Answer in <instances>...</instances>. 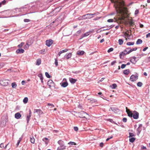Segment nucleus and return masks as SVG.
Returning <instances> with one entry per match:
<instances>
[{
    "label": "nucleus",
    "mask_w": 150,
    "mask_h": 150,
    "mask_svg": "<svg viewBox=\"0 0 150 150\" xmlns=\"http://www.w3.org/2000/svg\"><path fill=\"white\" fill-rule=\"evenodd\" d=\"M126 66V65L125 64H122L121 66V67L122 69H123L125 68Z\"/></svg>",
    "instance_id": "nucleus-52"
},
{
    "label": "nucleus",
    "mask_w": 150,
    "mask_h": 150,
    "mask_svg": "<svg viewBox=\"0 0 150 150\" xmlns=\"http://www.w3.org/2000/svg\"><path fill=\"white\" fill-rule=\"evenodd\" d=\"M74 129L75 131H77L78 130V128L77 127H74Z\"/></svg>",
    "instance_id": "nucleus-55"
},
{
    "label": "nucleus",
    "mask_w": 150,
    "mask_h": 150,
    "mask_svg": "<svg viewBox=\"0 0 150 150\" xmlns=\"http://www.w3.org/2000/svg\"><path fill=\"white\" fill-rule=\"evenodd\" d=\"M31 115H28L26 117V120L27 121V123H28L29 122V121Z\"/></svg>",
    "instance_id": "nucleus-29"
},
{
    "label": "nucleus",
    "mask_w": 150,
    "mask_h": 150,
    "mask_svg": "<svg viewBox=\"0 0 150 150\" xmlns=\"http://www.w3.org/2000/svg\"><path fill=\"white\" fill-rule=\"evenodd\" d=\"M38 76L40 78V80H43V78L42 76V74H39Z\"/></svg>",
    "instance_id": "nucleus-40"
},
{
    "label": "nucleus",
    "mask_w": 150,
    "mask_h": 150,
    "mask_svg": "<svg viewBox=\"0 0 150 150\" xmlns=\"http://www.w3.org/2000/svg\"><path fill=\"white\" fill-rule=\"evenodd\" d=\"M93 31V30H90L89 31L86 33L83 34L82 36H81V37L80 38V39L82 38H83L87 36L90 33H92Z\"/></svg>",
    "instance_id": "nucleus-8"
},
{
    "label": "nucleus",
    "mask_w": 150,
    "mask_h": 150,
    "mask_svg": "<svg viewBox=\"0 0 150 150\" xmlns=\"http://www.w3.org/2000/svg\"><path fill=\"white\" fill-rule=\"evenodd\" d=\"M107 121H109L110 122H111V123H114V124H116L117 125V124L115 123L113 120L112 119H108L107 120Z\"/></svg>",
    "instance_id": "nucleus-32"
},
{
    "label": "nucleus",
    "mask_w": 150,
    "mask_h": 150,
    "mask_svg": "<svg viewBox=\"0 0 150 150\" xmlns=\"http://www.w3.org/2000/svg\"><path fill=\"white\" fill-rule=\"evenodd\" d=\"M123 40L122 39H120L118 40V43L120 45H122L123 44Z\"/></svg>",
    "instance_id": "nucleus-31"
},
{
    "label": "nucleus",
    "mask_w": 150,
    "mask_h": 150,
    "mask_svg": "<svg viewBox=\"0 0 150 150\" xmlns=\"http://www.w3.org/2000/svg\"><path fill=\"white\" fill-rule=\"evenodd\" d=\"M103 143L102 142H101V143L100 144V146L101 147H103Z\"/></svg>",
    "instance_id": "nucleus-62"
},
{
    "label": "nucleus",
    "mask_w": 150,
    "mask_h": 150,
    "mask_svg": "<svg viewBox=\"0 0 150 150\" xmlns=\"http://www.w3.org/2000/svg\"><path fill=\"white\" fill-rule=\"evenodd\" d=\"M113 19H109L107 20L108 22L109 23L113 22Z\"/></svg>",
    "instance_id": "nucleus-48"
},
{
    "label": "nucleus",
    "mask_w": 150,
    "mask_h": 150,
    "mask_svg": "<svg viewBox=\"0 0 150 150\" xmlns=\"http://www.w3.org/2000/svg\"><path fill=\"white\" fill-rule=\"evenodd\" d=\"M6 1L5 0H4V1H2L1 2V4L2 5H4L6 3Z\"/></svg>",
    "instance_id": "nucleus-47"
},
{
    "label": "nucleus",
    "mask_w": 150,
    "mask_h": 150,
    "mask_svg": "<svg viewBox=\"0 0 150 150\" xmlns=\"http://www.w3.org/2000/svg\"><path fill=\"white\" fill-rule=\"evenodd\" d=\"M35 112L37 113L39 115L42 114L43 113L42 111L40 109H35L34 110V113H35Z\"/></svg>",
    "instance_id": "nucleus-12"
},
{
    "label": "nucleus",
    "mask_w": 150,
    "mask_h": 150,
    "mask_svg": "<svg viewBox=\"0 0 150 150\" xmlns=\"http://www.w3.org/2000/svg\"><path fill=\"white\" fill-rule=\"evenodd\" d=\"M0 147L1 148H4V144L3 143H1V144L0 145Z\"/></svg>",
    "instance_id": "nucleus-57"
},
{
    "label": "nucleus",
    "mask_w": 150,
    "mask_h": 150,
    "mask_svg": "<svg viewBox=\"0 0 150 150\" xmlns=\"http://www.w3.org/2000/svg\"><path fill=\"white\" fill-rule=\"evenodd\" d=\"M122 121L124 122H127V118L124 117L122 119Z\"/></svg>",
    "instance_id": "nucleus-50"
},
{
    "label": "nucleus",
    "mask_w": 150,
    "mask_h": 150,
    "mask_svg": "<svg viewBox=\"0 0 150 150\" xmlns=\"http://www.w3.org/2000/svg\"><path fill=\"white\" fill-rule=\"evenodd\" d=\"M54 82L51 80H49L47 82V85L50 88L52 86L54 85Z\"/></svg>",
    "instance_id": "nucleus-11"
},
{
    "label": "nucleus",
    "mask_w": 150,
    "mask_h": 150,
    "mask_svg": "<svg viewBox=\"0 0 150 150\" xmlns=\"http://www.w3.org/2000/svg\"><path fill=\"white\" fill-rule=\"evenodd\" d=\"M139 13V10L137 9L135 10L134 14L135 15H137Z\"/></svg>",
    "instance_id": "nucleus-56"
},
{
    "label": "nucleus",
    "mask_w": 150,
    "mask_h": 150,
    "mask_svg": "<svg viewBox=\"0 0 150 150\" xmlns=\"http://www.w3.org/2000/svg\"><path fill=\"white\" fill-rule=\"evenodd\" d=\"M28 100V99L27 97H25L23 100V102L24 103H27Z\"/></svg>",
    "instance_id": "nucleus-33"
},
{
    "label": "nucleus",
    "mask_w": 150,
    "mask_h": 150,
    "mask_svg": "<svg viewBox=\"0 0 150 150\" xmlns=\"http://www.w3.org/2000/svg\"><path fill=\"white\" fill-rule=\"evenodd\" d=\"M11 86H12V87L13 88H16L17 87V84H16V83L15 82H13L12 83H11Z\"/></svg>",
    "instance_id": "nucleus-27"
},
{
    "label": "nucleus",
    "mask_w": 150,
    "mask_h": 150,
    "mask_svg": "<svg viewBox=\"0 0 150 150\" xmlns=\"http://www.w3.org/2000/svg\"><path fill=\"white\" fill-rule=\"evenodd\" d=\"M142 124H140L139 126L138 127L137 129V131L138 132V134H139L140 133L142 129Z\"/></svg>",
    "instance_id": "nucleus-16"
},
{
    "label": "nucleus",
    "mask_w": 150,
    "mask_h": 150,
    "mask_svg": "<svg viewBox=\"0 0 150 150\" xmlns=\"http://www.w3.org/2000/svg\"><path fill=\"white\" fill-rule=\"evenodd\" d=\"M111 1L114 4V6L115 8L117 13L122 11L121 8H123L124 2L123 0H112Z\"/></svg>",
    "instance_id": "nucleus-1"
},
{
    "label": "nucleus",
    "mask_w": 150,
    "mask_h": 150,
    "mask_svg": "<svg viewBox=\"0 0 150 150\" xmlns=\"http://www.w3.org/2000/svg\"><path fill=\"white\" fill-rule=\"evenodd\" d=\"M30 142L32 143H35V139L32 137H30Z\"/></svg>",
    "instance_id": "nucleus-36"
},
{
    "label": "nucleus",
    "mask_w": 150,
    "mask_h": 150,
    "mask_svg": "<svg viewBox=\"0 0 150 150\" xmlns=\"http://www.w3.org/2000/svg\"><path fill=\"white\" fill-rule=\"evenodd\" d=\"M134 42H128L127 43V45H133L134 44Z\"/></svg>",
    "instance_id": "nucleus-35"
},
{
    "label": "nucleus",
    "mask_w": 150,
    "mask_h": 150,
    "mask_svg": "<svg viewBox=\"0 0 150 150\" xmlns=\"http://www.w3.org/2000/svg\"><path fill=\"white\" fill-rule=\"evenodd\" d=\"M127 54H126V52H125L124 50L123 51L120 53V57L121 59H123L124 57V55Z\"/></svg>",
    "instance_id": "nucleus-15"
},
{
    "label": "nucleus",
    "mask_w": 150,
    "mask_h": 150,
    "mask_svg": "<svg viewBox=\"0 0 150 150\" xmlns=\"http://www.w3.org/2000/svg\"><path fill=\"white\" fill-rule=\"evenodd\" d=\"M141 149H146V148L145 146H143L142 148Z\"/></svg>",
    "instance_id": "nucleus-64"
},
{
    "label": "nucleus",
    "mask_w": 150,
    "mask_h": 150,
    "mask_svg": "<svg viewBox=\"0 0 150 150\" xmlns=\"http://www.w3.org/2000/svg\"><path fill=\"white\" fill-rule=\"evenodd\" d=\"M146 38L150 37V33H149L146 35Z\"/></svg>",
    "instance_id": "nucleus-59"
},
{
    "label": "nucleus",
    "mask_w": 150,
    "mask_h": 150,
    "mask_svg": "<svg viewBox=\"0 0 150 150\" xmlns=\"http://www.w3.org/2000/svg\"><path fill=\"white\" fill-rule=\"evenodd\" d=\"M111 110L114 113H116L118 110V109L116 108L115 107H110V109L109 110V111Z\"/></svg>",
    "instance_id": "nucleus-17"
},
{
    "label": "nucleus",
    "mask_w": 150,
    "mask_h": 150,
    "mask_svg": "<svg viewBox=\"0 0 150 150\" xmlns=\"http://www.w3.org/2000/svg\"><path fill=\"white\" fill-rule=\"evenodd\" d=\"M113 48H110L108 50V52L109 53L110 52L113 51Z\"/></svg>",
    "instance_id": "nucleus-46"
},
{
    "label": "nucleus",
    "mask_w": 150,
    "mask_h": 150,
    "mask_svg": "<svg viewBox=\"0 0 150 150\" xmlns=\"http://www.w3.org/2000/svg\"><path fill=\"white\" fill-rule=\"evenodd\" d=\"M132 117L134 119H138L139 117V113L136 111L134 110L133 112Z\"/></svg>",
    "instance_id": "nucleus-6"
},
{
    "label": "nucleus",
    "mask_w": 150,
    "mask_h": 150,
    "mask_svg": "<svg viewBox=\"0 0 150 150\" xmlns=\"http://www.w3.org/2000/svg\"><path fill=\"white\" fill-rule=\"evenodd\" d=\"M21 116V114L18 112L16 113L15 115V117L17 119H19Z\"/></svg>",
    "instance_id": "nucleus-21"
},
{
    "label": "nucleus",
    "mask_w": 150,
    "mask_h": 150,
    "mask_svg": "<svg viewBox=\"0 0 150 150\" xmlns=\"http://www.w3.org/2000/svg\"><path fill=\"white\" fill-rule=\"evenodd\" d=\"M117 87V85L116 84L114 83L112 85V88L114 89Z\"/></svg>",
    "instance_id": "nucleus-42"
},
{
    "label": "nucleus",
    "mask_w": 150,
    "mask_h": 150,
    "mask_svg": "<svg viewBox=\"0 0 150 150\" xmlns=\"http://www.w3.org/2000/svg\"><path fill=\"white\" fill-rule=\"evenodd\" d=\"M24 52V50L23 49L20 48L17 50L16 51V52L17 53L21 54L23 53Z\"/></svg>",
    "instance_id": "nucleus-18"
},
{
    "label": "nucleus",
    "mask_w": 150,
    "mask_h": 150,
    "mask_svg": "<svg viewBox=\"0 0 150 150\" xmlns=\"http://www.w3.org/2000/svg\"><path fill=\"white\" fill-rule=\"evenodd\" d=\"M68 144H69L71 145H76V143L74 142H69L68 143Z\"/></svg>",
    "instance_id": "nucleus-41"
},
{
    "label": "nucleus",
    "mask_w": 150,
    "mask_h": 150,
    "mask_svg": "<svg viewBox=\"0 0 150 150\" xmlns=\"http://www.w3.org/2000/svg\"><path fill=\"white\" fill-rule=\"evenodd\" d=\"M137 58L135 57H133L130 60V62L133 64H135L137 62L136 60Z\"/></svg>",
    "instance_id": "nucleus-14"
},
{
    "label": "nucleus",
    "mask_w": 150,
    "mask_h": 150,
    "mask_svg": "<svg viewBox=\"0 0 150 150\" xmlns=\"http://www.w3.org/2000/svg\"><path fill=\"white\" fill-rule=\"evenodd\" d=\"M60 146L57 148V150H63L66 149V146L64 145V142L61 140H59L57 142Z\"/></svg>",
    "instance_id": "nucleus-2"
},
{
    "label": "nucleus",
    "mask_w": 150,
    "mask_h": 150,
    "mask_svg": "<svg viewBox=\"0 0 150 150\" xmlns=\"http://www.w3.org/2000/svg\"><path fill=\"white\" fill-rule=\"evenodd\" d=\"M54 63L56 66H57L58 65V61L57 59H55Z\"/></svg>",
    "instance_id": "nucleus-44"
},
{
    "label": "nucleus",
    "mask_w": 150,
    "mask_h": 150,
    "mask_svg": "<svg viewBox=\"0 0 150 150\" xmlns=\"http://www.w3.org/2000/svg\"><path fill=\"white\" fill-rule=\"evenodd\" d=\"M53 41L51 39L47 40L46 41V45L48 47H50L53 43Z\"/></svg>",
    "instance_id": "nucleus-7"
},
{
    "label": "nucleus",
    "mask_w": 150,
    "mask_h": 150,
    "mask_svg": "<svg viewBox=\"0 0 150 150\" xmlns=\"http://www.w3.org/2000/svg\"><path fill=\"white\" fill-rule=\"evenodd\" d=\"M116 63V61L115 60L113 62H112L111 64V66L113 65L115 63Z\"/></svg>",
    "instance_id": "nucleus-54"
},
{
    "label": "nucleus",
    "mask_w": 150,
    "mask_h": 150,
    "mask_svg": "<svg viewBox=\"0 0 150 150\" xmlns=\"http://www.w3.org/2000/svg\"><path fill=\"white\" fill-rule=\"evenodd\" d=\"M60 84L64 88L66 87L68 85V83L66 81L60 83Z\"/></svg>",
    "instance_id": "nucleus-20"
},
{
    "label": "nucleus",
    "mask_w": 150,
    "mask_h": 150,
    "mask_svg": "<svg viewBox=\"0 0 150 150\" xmlns=\"http://www.w3.org/2000/svg\"><path fill=\"white\" fill-rule=\"evenodd\" d=\"M24 44V43L21 42L20 44L18 45V47L19 48H21L23 45Z\"/></svg>",
    "instance_id": "nucleus-45"
},
{
    "label": "nucleus",
    "mask_w": 150,
    "mask_h": 150,
    "mask_svg": "<svg viewBox=\"0 0 150 150\" xmlns=\"http://www.w3.org/2000/svg\"><path fill=\"white\" fill-rule=\"evenodd\" d=\"M41 63V60L40 59H38L37 60L36 65H39Z\"/></svg>",
    "instance_id": "nucleus-25"
},
{
    "label": "nucleus",
    "mask_w": 150,
    "mask_h": 150,
    "mask_svg": "<svg viewBox=\"0 0 150 150\" xmlns=\"http://www.w3.org/2000/svg\"><path fill=\"white\" fill-rule=\"evenodd\" d=\"M47 105L49 106H52L53 107H54V105L53 104H51V103H48Z\"/></svg>",
    "instance_id": "nucleus-61"
},
{
    "label": "nucleus",
    "mask_w": 150,
    "mask_h": 150,
    "mask_svg": "<svg viewBox=\"0 0 150 150\" xmlns=\"http://www.w3.org/2000/svg\"><path fill=\"white\" fill-rule=\"evenodd\" d=\"M72 55V54L71 53H67L65 55L64 57L66 58L67 59H68L71 57Z\"/></svg>",
    "instance_id": "nucleus-13"
},
{
    "label": "nucleus",
    "mask_w": 150,
    "mask_h": 150,
    "mask_svg": "<svg viewBox=\"0 0 150 150\" xmlns=\"http://www.w3.org/2000/svg\"><path fill=\"white\" fill-rule=\"evenodd\" d=\"M137 48L136 47H135L132 49H130V50L131 52L133 51H135V50H137Z\"/></svg>",
    "instance_id": "nucleus-49"
},
{
    "label": "nucleus",
    "mask_w": 150,
    "mask_h": 150,
    "mask_svg": "<svg viewBox=\"0 0 150 150\" xmlns=\"http://www.w3.org/2000/svg\"><path fill=\"white\" fill-rule=\"evenodd\" d=\"M129 137H133L135 136V135L132 133L129 132Z\"/></svg>",
    "instance_id": "nucleus-38"
},
{
    "label": "nucleus",
    "mask_w": 150,
    "mask_h": 150,
    "mask_svg": "<svg viewBox=\"0 0 150 150\" xmlns=\"http://www.w3.org/2000/svg\"><path fill=\"white\" fill-rule=\"evenodd\" d=\"M25 6L20 8L18 10L21 12L26 11H27V7Z\"/></svg>",
    "instance_id": "nucleus-19"
},
{
    "label": "nucleus",
    "mask_w": 150,
    "mask_h": 150,
    "mask_svg": "<svg viewBox=\"0 0 150 150\" xmlns=\"http://www.w3.org/2000/svg\"><path fill=\"white\" fill-rule=\"evenodd\" d=\"M138 79V76H135L134 75H132L130 77V79L131 81H136Z\"/></svg>",
    "instance_id": "nucleus-10"
},
{
    "label": "nucleus",
    "mask_w": 150,
    "mask_h": 150,
    "mask_svg": "<svg viewBox=\"0 0 150 150\" xmlns=\"http://www.w3.org/2000/svg\"><path fill=\"white\" fill-rule=\"evenodd\" d=\"M112 136H111L110 137H109V138H107L106 139V141H108L110 139L112 138Z\"/></svg>",
    "instance_id": "nucleus-63"
},
{
    "label": "nucleus",
    "mask_w": 150,
    "mask_h": 150,
    "mask_svg": "<svg viewBox=\"0 0 150 150\" xmlns=\"http://www.w3.org/2000/svg\"><path fill=\"white\" fill-rule=\"evenodd\" d=\"M124 51L126 52V54H129L131 52V51L130 50V48H126Z\"/></svg>",
    "instance_id": "nucleus-23"
},
{
    "label": "nucleus",
    "mask_w": 150,
    "mask_h": 150,
    "mask_svg": "<svg viewBox=\"0 0 150 150\" xmlns=\"http://www.w3.org/2000/svg\"><path fill=\"white\" fill-rule=\"evenodd\" d=\"M126 111L128 116L130 117H132L133 112L132 113L131 111H130L129 110L127 109V108L126 107Z\"/></svg>",
    "instance_id": "nucleus-9"
},
{
    "label": "nucleus",
    "mask_w": 150,
    "mask_h": 150,
    "mask_svg": "<svg viewBox=\"0 0 150 150\" xmlns=\"http://www.w3.org/2000/svg\"><path fill=\"white\" fill-rule=\"evenodd\" d=\"M88 114L83 111H81L77 113V115L80 118H85Z\"/></svg>",
    "instance_id": "nucleus-5"
},
{
    "label": "nucleus",
    "mask_w": 150,
    "mask_h": 150,
    "mask_svg": "<svg viewBox=\"0 0 150 150\" xmlns=\"http://www.w3.org/2000/svg\"><path fill=\"white\" fill-rule=\"evenodd\" d=\"M48 140V138L46 137H45L42 140L43 141L45 142L46 143V141Z\"/></svg>",
    "instance_id": "nucleus-58"
},
{
    "label": "nucleus",
    "mask_w": 150,
    "mask_h": 150,
    "mask_svg": "<svg viewBox=\"0 0 150 150\" xmlns=\"http://www.w3.org/2000/svg\"><path fill=\"white\" fill-rule=\"evenodd\" d=\"M129 72V69H126L124 71V74L125 75H128Z\"/></svg>",
    "instance_id": "nucleus-30"
},
{
    "label": "nucleus",
    "mask_w": 150,
    "mask_h": 150,
    "mask_svg": "<svg viewBox=\"0 0 150 150\" xmlns=\"http://www.w3.org/2000/svg\"><path fill=\"white\" fill-rule=\"evenodd\" d=\"M88 100H90V102L91 103H96L97 102V100L96 99L93 98H92L90 99H88Z\"/></svg>",
    "instance_id": "nucleus-26"
},
{
    "label": "nucleus",
    "mask_w": 150,
    "mask_h": 150,
    "mask_svg": "<svg viewBox=\"0 0 150 150\" xmlns=\"http://www.w3.org/2000/svg\"><path fill=\"white\" fill-rule=\"evenodd\" d=\"M30 21V20L28 19H25L24 20V21L25 22H27Z\"/></svg>",
    "instance_id": "nucleus-51"
},
{
    "label": "nucleus",
    "mask_w": 150,
    "mask_h": 150,
    "mask_svg": "<svg viewBox=\"0 0 150 150\" xmlns=\"http://www.w3.org/2000/svg\"><path fill=\"white\" fill-rule=\"evenodd\" d=\"M142 42V41L140 39H138L137 42L136 44L138 45L141 44Z\"/></svg>",
    "instance_id": "nucleus-28"
},
{
    "label": "nucleus",
    "mask_w": 150,
    "mask_h": 150,
    "mask_svg": "<svg viewBox=\"0 0 150 150\" xmlns=\"http://www.w3.org/2000/svg\"><path fill=\"white\" fill-rule=\"evenodd\" d=\"M29 45L28 43H26V45L25 46V48H27L28 47Z\"/></svg>",
    "instance_id": "nucleus-60"
},
{
    "label": "nucleus",
    "mask_w": 150,
    "mask_h": 150,
    "mask_svg": "<svg viewBox=\"0 0 150 150\" xmlns=\"http://www.w3.org/2000/svg\"><path fill=\"white\" fill-rule=\"evenodd\" d=\"M142 85V83L140 82H139L137 83V86L139 87H141Z\"/></svg>",
    "instance_id": "nucleus-43"
},
{
    "label": "nucleus",
    "mask_w": 150,
    "mask_h": 150,
    "mask_svg": "<svg viewBox=\"0 0 150 150\" xmlns=\"http://www.w3.org/2000/svg\"><path fill=\"white\" fill-rule=\"evenodd\" d=\"M129 23L130 26H133L134 24V22L132 20L130 21H129Z\"/></svg>",
    "instance_id": "nucleus-37"
},
{
    "label": "nucleus",
    "mask_w": 150,
    "mask_h": 150,
    "mask_svg": "<svg viewBox=\"0 0 150 150\" xmlns=\"http://www.w3.org/2000/svg\"><path fill=\"white\" fill-rule=\"evenodd\" d=\"M70 82L72 84L75 83L76 81V80L72 78H70L69 79Z\"/></svg>",
    "instance_id": "nucleus-22"
},
{
    "label": "nucleus",
    "mask_w": 150,
    "mask_h": 150,
    "mask_svg": "<svg viewBox=\"0 0 150 150\" xmlns=\"http://www.w3.org/2000/svg\"><path fill=\"white\" fill-rule=\"evenodd\" d=\"M9 83V81L7 79L1 80L0 81V84L3 86H7Z\"/></svg>",
    "instance_id": "nucleus-4"
},
{
    "label": "nucleus",
    "mask_w": 150,
    "mask_h": 150,
    "mask_svg": "<svg viewBox=\"0 0 150 150\" xmlns=\"http://www.w3.org/2000/svg\"><path fill=\"white\" fill-rule=\"evenodd\" d=\"M135 139L136 138L134 137H132L129 139V141L133 143L135 140Z\"/></svg>",
    "instance_id": "nucleus-34"
},
{
    "label": "nucleus",
    "mask_w": 150,
    "mask_h": 150,
    "mask_svg": "<svg viewBox=\"0 0 150 150\" xmlns=\"http://www.w3.org/2000/svg\"><path fill=\"white\" fill-rule=\"evenodd\" d=\"M95 13H87L83 15L82 16V19H87L92 18L93 17V16L95 15Z\"/></svg>",
    "instance_id": "nucleus-3"
},
{
    "label": "nucleus",
    "mask_w": 150,
    "mask_h": 150,
    "mask_svg": "<svg viewBox=\"0 0 150 150\" xmlns=\"http://www.w3.org/2000/svg\"><path fill=\"white\" fill-rule=\"evenodd\" d=\"M45 75L48 78H50L51 77V76L47 72H46Z\"/></svg>",
    "instance_id": "nucleus-39"
},
{
    "label": "nucleus",
    "mask_w": 150,
    "mask_h": 150,
    "mask_svg": "<svg viewBox=\"0 0 150 150\" xmlns=\"http://www.w3.org/2000/svg\"><path fill=\"white\" fill-rule=\"evenodd\" d=\"M84 53V52L83 51H78L77 52V54L79 55H83Z\"/></svg>",
    "instance_id": "nucleus-24"
},
{
    "label": "nucleus",
    "mask_w": 150,
    "mask_h": 150,
    "mask_svg": "<svg viewBox=\"0 0 150 150\" xmlns=\"http://www.w3.org/2000/svg\"><path fill=\"white\" fill-rule=\"evenodd\" d=\"M68 50V49H66L60 51L62 52V53L67 52Z\"/></svg>",
    "instance_id": "nucleus-53"
}]
</instances>
